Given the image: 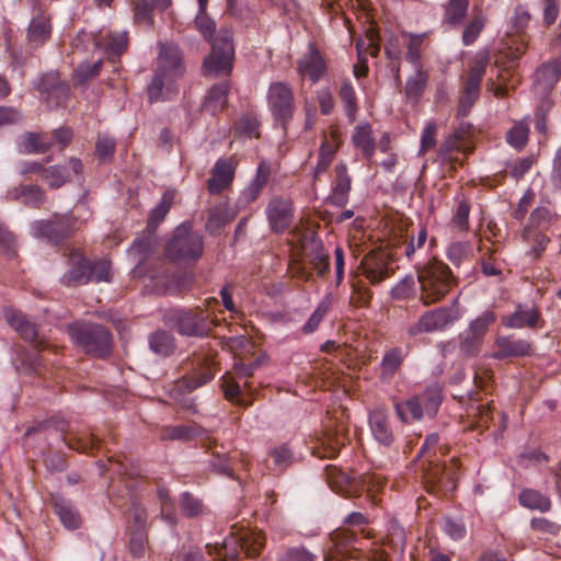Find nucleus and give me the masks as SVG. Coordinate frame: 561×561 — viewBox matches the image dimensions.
<instances>
[{"label": "nucleus", "instance_id": "obj_7", "mask_svg": "<svg viewBox=\"0 0 561 561\" xmlns=\"http://www.w3.org/2000/svg\"><path fill=\"white\" fill-rule=\"evenodd\" d=\"M215 374L213 369L207 366L203 367L199 371H197L193 376H184L174 381L169 389L170 398L180 404L183 409L194 411L195 403L192 398L186 397L187 393H191L193 390L208 383Z\"/></svg>", "mask_w": 561, "mask_h": 561}, {"label": "nucleus", "instance_id": "obj_57", "mask_svg": "<svg viewBox=\"0 0 561 561\" xmlns=\"http://www.w3.org/2000/svg\"><path fill=\"white\" fill-rule=\"evenodd\" d=\"M147 543V536L145 529H135L131 534L129 541L130 552L135 557H141L145 552Z\"/></svg>", "mask_w": 561, "mask_h": 561}, {"label": "nucleus", "instance_id": "obj_24", "mask_svg": "<svg viewBox=\"0 0 561 561\" xmlns=\"http://www.w3.org/2000/svg\"><path fill=\"white\" fill-rule=\"evenodd\" d=\"M561 76V61L552 60L537 69L535 73L536 84L542 90L552 89Z\"/></svg>", "mask_w": 561, "mask_h": 561}, {"label": "nucleus", "instance_id": "obj_5", "mask_svg": "<svg viewBox=\"0 0 561 561\" xmlns=\"http://www.w3.org/2000/svg\"><path fill=\"white\" fill-rule=\"evenodd\" d=\"M234 47L232 33L229 30L219 31L211 42V53L204 60V71L207 76H227L233 68Z\"/></svg>", "mask_w": 561, "mask_h": 561}, {"label": "nucleus", "instance_id": "obj_15", "mask_svg": "<svg viewBox=\"0 0 561 561\" xmlns=\"http://www.w3.org/2000/svg\"><path fill=\"white\" fill-rule=\"evenodd\" d=\"M68 272L62 276V282L68 286H78L91 282V262L76 250L70 253Z\"/></svg>", "mask_w": 561, "mask_h": 561}, {"label": "nucleus", "instance_id": "obj_55", "mask_svg": "<svg viewBox=\"0 0 561 561\" xmlns=\"http://www.w3.org/2000/svg\"><path fill=\"white\" fill-rule=\"evenodd\" d=\"M110 262L106 260H101L98 262H91V280L94 282H110L111 273H110Z\"/></svg>", "mask_w": 561, "mask_h": 561}, {"label": "nucleus", "instance_id": "obj_10", "mask_svg": "<svg viewBox=\"0 0 561 561\" xmlns=\"http://www.w3.org/2000/svg\"><path fill=\"white\" fill-rule=\"evenodd\" d=\"M72 231V224L66 217L55 216L50 220H37L32 225V234L36 238H44L48 242L58 243L69 237Z\"/></svg>", "mask_w": 561, "mask_h": 561}, {"label": "nucleus", "instance_id": "obj_20", "mask_svg": "<svg viewBox=\"0 0 561 561\" xmlns=\"http://www.w3.org/2000/svg\"><path fill=\"white\" fill-rule=\"evenodd\" d=\"M335 183L330 195V201L336 206H344L348 199L351 191V176L347 173L345 164H337L335 167Z\"/></svg>", "mask_w": 561, "mask_h": 561}, {"label": "nucleus", "instance_id": "obj_30", "mask_svg": "<svg viewBox=\"0 0 561 561\" xmlns=\"http://www.w3.org/2000/svg\"><path fill=\"white\" fill-rule=\"evenodd\" d=\"M50 31L49 20L45 16H36L28 26V39L36 45H41L48 39Z\"/></svg>", "mask_w": 561, "mask_h": 561}, {"label": "nucleus", "instance_id": "obj_13", "mask_svg": "<svg viewBox=\"0 0 561 561\" xmlns=\"http://www.w3.org/2000/svg\"><path fill=\"white\" fill-rule=\"evenodd\" d=\"M37 89L49 106H60L68 98L69 88L50 72L41 78Z\"/></svg>", "mask_w": 561, "mask_h": 561}, {"label": "nucleus", "instance_id": "obj_48", "mask_svg": "<svg viewBox=\"0 0 561 561\" xmlns=\"http://www.w3.org/2000/svg\"><path fill=\"white\" fill-rule=\"evenodd\" d=\"M181 507L188 517H194L203 513V504L190 493H183L181 496Z\"/></svg>", "mask_w": 561, "mask_h": 561}, {"label": "nucleus", "instance_id": "obj_9", "mask_svg": "<svg viewBox=\"0 0 561 561\" xmlns=\"http://www.w3.org/2000/svg\"><path fill=\"white\" fill-rule=\"evenodd\" d=\"M459 318L460 312L456 306L436 308L423 313L419 321L408 329V333L411 336H416L423 333L442 331L456 322Z\"/></svg>", "mask_w": 561, "mask_h": 561}, {"label": "nucleus", "instance_id": "obj_52", "mask_svg": "<svg viewBox=\"0 0 561 561\" xmlns=\"http://www.w3.org/2000/svg\"><path fill=\"white\" fill-rule=\"evenodd\" d=\"M393 551L401 553L405 547V533L399 525H392L388 535L387 542Z\"/></svg>", "mask_w": 561, "mask_h": 561}, {"label": "nucleus", "instance_id": "obj_39", "mask_svg": "<svg viewBox=\"0 0 561 561\" xmlns=\"http://www.w3.org/2000/svg\"><path fill=\"white\" fill-rule=\"evenodd\" d=\"M42 179L51 188H58L70 180V174L64 167L54 165L43 170Z\"/></svg>", "mask_w": 561, "mask_h": 561}, {"label": "nucleus", "instance_id": "obj_61", "mask_svg": "<svg viewBox=\"0 0 561 561\" xmlns=\"http://www.w3.org/2000/svg\"><path fill=\"white\" fill-rule=\"evenodd\" d=\"M270 456L273 459L276 469L283 470L289 465L293 454L286 446H282L272 450Z\"/></svg>", "mask_w": 561, "mask_h": 561}, {"label": "nucleus", "instance_id": "obj_33", "mask_svg": "<svg viewBox=\"0 0 561 561\" xmlns=\"http://www.w3.org/2000/svg\"><path fill=\"white\" fill-rule=\"evenodd\" d=\"M14 197L20 198L25 205L37 207L44 202L45 193L37 185H26L16 188Z\"/></svg>", "mask_w": 561, "mask_h": 561}, {"label": "nucleus", "instance_id": "obj_59", "mask_svg": "<svg viewBox=\"0 0 561 561\" xmlns=\"http://www.w3.org/2000/svg\"><path fill=\"white\" fill-rule=\"evenodd\" d=\"M321 445L325 451V456L334 457L340 450L341 446L344 445V437L341 435L332 436L328 434L322 438Z\"/></svg>", "mask_w": 561, "mask_h": 561}, {"label": "nucleus", "instance_id": "obj_16", "mask_svg": "<svg viewBox=\"0 0 561 561\" xmlns=\"http://www.w3.org/2000/svg\"><path fill=\"white\" fill-rule=\"evenodd\" d=\"M237 161L233 158L218 159L211 170L207 186L211 194H218L233 180Z\"/></svg>", "mask_w": 561, "mask_h": 561}, {"label": "nucleus", "instance_id": "obj_50", "mask_svg": "<svg viewBox=\"0 0 561 561\" xmlns=\"http://www.w3.org/2000/svg\"><path fill=\"white\" fill-rule=\"evenodd\" d=\"M102 61L98 60L93 64L83 62L76 70V80L80 83H84L90 79L98 76Z\"/></svg>", "mask_w": 561, "mask_h": 561}, {"label": "nucleus", "instance_id": "obj_3", "mask_svg": "<svg viewBox=\"0 0 561 561\" xmlns=\"http://www.w3.org/2000/svg\"><path fill=\"white\" fill-rule=\"evenodd\" d=\"M167 255L174 262H195L204 252L203 237L193 231L191 224L178 226L165 247Z\"/></svg>", "mask_w": 561, "mask_h": 561}, {"label": "nucleus", "instance_id": "obj_49", "mask_svg": "<svg viewBox=\"0 0 561 561\" xmlns=\"http://www.w3.org/2000/svg\"><path fill=\"white\" fill-rule=\"evenodd\" d=\"M484 23L485 21L481 16H478L468 23L462 34V42L465 45H471L478 38L484 27Z\"/></svg>", "mask_w": 561, "mask_h": 561}, {"label": "nucleus", "instance_id": "obj_12", "mask_svg": "<svg viewBox=\"0 0 561 561\" xmlns=\"http://www.w3.org/2000/svg\"><path fill=\"white\" fill-rule=\"evenodd\" d=\"M266 216L270 227L275 233L284 232L293 224L294 210L291 202L280 197L271 199L266 207Z\"/></svg>", "mask_w": 561, "mask_h": 561}, {"label": "nucleus", "instance_id": "obj_60", "mask_svg": "<svg viewBox=\"0 0 561 561\" xmlns=\"http://www.w3.org/2000/svg\"><path fill=\"white\" fill-rule=\"evenodd\" d=\"M469 213V204L466 201H461L454 215L453 225L461 231L466 230L468 227Z\"/></svg>", "mask_w": 561, "mask_h": 561}, {"label": "nucleus", "instance_id": "obj_35", "mask_svg": "<svg viewBox=\"0 0 561 561\" xmlns=\"http://www.w3.org/2000/svg\"><path fill=\"white\" fill-rule=\"evenodd\" d=\"M495 314L491 310L483 311L479 317L471 321L467 331L473 339H482L489 330V327L495 322Z\"/></svg>", "mask_w": 561, "mask_h": 561}, {"label": "nucleus", "instance_id": "obj_32", "mask_svg": "<svg viewBox=\"0 0 561 561\" xmlns=\"http://www.w3.org/2000/svg\"><path fill=\"white\" fill-rule=\"evenodd\" d=\"M197 1H198L199 10L195 16V21H194L195 27L202 33V35L207 41H210L211 36L215 32V23L206 13L208 0H197Z\"/></svg>", "mask_w": 561, "mask_h": 561}, {"label": "nucleus", "instance_id": "obj_45", "mask_svg": "<svg viewBox=\"0 0 561 561\" xmlns=\"http://www.w3.org/2000/svg\"><path fill=\"white\" fill-rule=\"evenodd\" d=\"M22 150L26 153H41L49 149L50 145L44 142L38 134H27L22 144Z\"/></svg>", "mask_w": 561, "mask_h": 561}, {"label": "nucleus", "instance_id": "obj_25", "mask_svg": "<svg viewBox=\"0 0 561 561\" xmlns=\"http://www.w3.org/2000/svg\"><path fill=\"white\" fill-rule=\"evenodd\" d=\"M270 168L265 162H261L256 170V175L250 185L242 192L240 199L244 203L255 201L261 194L263 187L267 183Z\"/></svg>", "mask_w": 561, "mask_h": 561}, {"label": "nucleus", "instance_id": "obj_17", "mask_svg": "<svg viewBox=\"0 0 561 561\" xmlns=\"http://www.w3.org/2000/svg\"><path fill=\"white\" fill-rule=\"evenodd\" d=\"M297 70L302 77H308L312 83H317L324 76L325 61L313 44H310L308 53L299 58Z\"/></svg>", "mask_w": 561, "mask_h": 561}, {"label": "nucleus", "instance_id": "obj_58", "mask_svg": "<svg viewBox=\"0 0 561 561\" xmlns=\"http://www.w3.org/2000/svg\"><path fill=\"white\" fill-rule=\"evenodd\" d=\"M530 526L536 531L549 535H557L561 528L560 525L545 517L533 518L530 520Z\"/></svg>", "mask_w": 561, "mask_h": 561}, {"label": "nucleus", "instance_id": "obj_38", "mask_svg": "<svg viewBox=\"0 0 561 561\" xmlns=\"http://www.w3.org/2000/svg\"><path fill=\"white\" fill-rule=\"evenodd\" d=\"M468 0H449L445 9V21L458 25L462 22L468 11Z\"/></svg>", "mask_w": 561, "mask_h": 561}, {"label": "nucleus", "instance_id": "obj_1", "mask_svg": "<svg viewBox=\"0 0 561 561\" xmlns=\"http://www.w3.org/2000/svg\"><path fill=\"white\" fill-rule=\"evenodd\" d=\"M183 73L181 51L176 45L161 44L157 72L148 87L150 102L167 100L175 91L174 83Z\"/></svg>", "mask_w": 561, "mask_h": 561}, {"label": "nucleus", "instance_id": "obj_41", "mask_svg": "<svg viewBox=\"0 0 561 561\" xmlns=\"http://www.w3.org/2000/svg\"><path fill=\"white\" fill-rule=\"evenodd\" d=\"M438 126L434 119H430L425 123L420 140V149L419 154H424L428 150L435 148L436 146V134Z\"/></svg>", "mask_w": 561, "mask_h": 561}, {"label": "nucleus", "instance_id": "obj_6", "mask_svg": "<svg viewBox=\"0 0 561 561\" xmlns=\"http://www.w3.org/2000/svg\"><path fill=\"white\" fill-rule=\"evenodd\" d=\"M440 402V390L437 387H431L405 402L396 403L394 408L399 419L404 423H409L420 421L423 415L434 416Z\"/></svg>", "mask_w": 561, "mask_h": 561}, {"label": "nucleus", "instance_id": "obj_14", "mask_svg": "<svg viewBox=\"0 0 561 561\" xmlns=\"http://www.w3.org/2000/svg\"><path fill=\"white\" fill-rule=\"evenodd\" d=\"M368 424L374 439L381 446L389 447L394 442V434L391 428L389 416L383 408H376L370 411Z\"/></svg>", "mask_w": 561, "mask_h": 561}, {"label": "nucleus", "instance_id": "obj_62", "mask_svg": "<svg viewBox=\"0 0 561 561\" xmlns=\"http://www.w3.org/2000/svg\"><path fill=\"white\" fill-rule=\"evenodd\" d=\"M488 61H489L488 54L485 51L479 53L474 58L473 65L471 67V70H470L468 77L471 79H477V81L481 82L482 77L485 72V67L488 65Z\"/></svg>", "mask_w": 561, "mask_h": 561}, {"label": "nucleus", "instance_id": "obj_26", "mask_svg": "<svg viewBox=\"0 0 561 561\" xmlns=\"http://www.w3.org/2000/svg\"><path fill=\"white\" fill-rule=\"evenodd\" d=\"M55 511L61 524L68 529H77L81 525V517L76 507L64 499L55 502Z\"/></svg>", "mask_w": 561, "mask_h": 561}, {"label": "nucleus", "instance_id": "obj_28", "mask_svg": "<svg viewBox=\"0 0 561 561\" xmlns=\"http://www.w3.org/2000/svg\"><path fill=\"white\" fill-rule=\"evenodd\" d=\"M150 350L162 357L171 355L175 350L174 340L171 334L164 331H157L149 337Z\"/></svg>", "mask_w": 561, "mask_h": 561}, {"label": "nucleus", "instance_id": "obj_64", "mask_svg": "<svg viewBox=\"0 0 561 561\" xmlns=\"http://www.w3.org/2000/svg\"><path fill=\"white\" fill-rule=\"evenodd\" d=\"M444 530L451 539H461L466 535V527L460 520L447 518L444 523Z\"/></svg>", "mask_w": 561, "mask_h": 561}, {"label": "nucleus", "instance_id": "obj_11", "mask_svg": "<svg viewBox=\"0 0 561 561\" xmlns=\"http://www.w3.org/2000/svg\"><path fill=\"white\" fill-rule=\"evenodd\" d=\"M363 274L374 285L388 278L393 268L389 253L378 250L373 251L362 261Z\"/></svg>", "mask_w": 561, "mask_h": 561}, {"label": "nucleus", "instance_id": "obj_54", "mask_svg": "<svg viewBox=\"0 0 561 561\" xmlns=\"http://www.w3.org/2000/svg\"><path fill=\"white\" fill-rule=\"evenodd\" d=\"M316 556L305 547L290 548L284 552L278 561H314Z\"/></svg>", "mask_w": 561, "mask_h": 561}, {"label": "nucleus", "instance_id": "obj_21", "mask_svg": "<svg viewBox=\"0 0 561 561\" xmlns=\"http://www.w3.org/2000/svg\"><path fill=\"white\" fill-rule=\"evenodd\" d=\"M96 45L108 56L116 57L122 55L127 48V33L116 32L100 35L96 38Z\"/></svg>", "mask_w": 561, "mask_h": 561}, {"label": "nucleus", "instance_id": "obj_63", "mask_svg": "<svg viewBox=\"0 0 561 561\" xmlns=\"http://www.w3.org/2000/svg\"><path fill=\"white\" fill-rule=\"evenodd\" d=\"M115 150V141L107 136L99 137L95 146L96 154L100 159H106L113 154Z\"/></svg>", "mask_w": 561, "mask_h": 561}, {"label": "nucleus", "instance_id": "obj_51", "mask_svg": "<svg viewBox=\"0 0 561 561\" xmlns=\"http://www.w3.org/2000/svg\"><path fill=\"white\" fill-rule=\"evenodd\" d=\"M470 252V247L467 242H454L447 249V257L450 262L459 265Z\"/></svg>", "mask_w": 561, "mask_h": 561}, {"label": "nucleus", "instance_id": "obj_34", "mask_svg": "<svg viewBox=\"0 0 561 561\" xmlns=\"http://www.w3.org/2000/svg\"><path fill=\"white\" fill-rule=\"evenodd\" d=\"M529 124L526 121H519L514 124L506 135L507 142L520 150L528 141Z\"/></svg>", "mask_w": 561, "mask_h": 561}, {"label": "nucleus", "instance_id": "obj_31", "mask_svg": "<svg viewBox=\"0 0 561 561\" xmlns=\"http://www.w3.org/2000/svg\"><path fill=\"white\" fill-rule=\"evenodd\" d=\"M359 62H366L365 55L376 57L379 53V42L377 33L370 28L366 32L365 38H359L356 43Z\"/></svg>", "mask_w": 561, "mask_h": 561}, {"label": "nucleus", "instance_id": "obj_46", "mask_svg": "<svg viewBox=\"0 0 561 561\" xmlns=\"http://www.w3.org/2000/svg\"><path fill=\"white\" fill-rule=\"evenodd\" d=\"M171 202L172 196L169 194H164L160 204L156 206L150 213L148 222L149 226H157L164 219V217L169 213Z\"/></svg>", "mask_w": 561, "mask_h": 561}, {"label": "nucleus", "instance_id": "obj_37", "mask_svg": "<svg viewBox=\"0 0 561 561\" xmlns=\"http://www.w3.org/2000/svg\"><path fill=\"white\" fill-rule=\"evenodd\" d=\"M178 331L184 335H202L204 328L195 314L181 312L178 318Z\"/></svg>", "mask_w": 561, "mask_h": 561}, {"label": "nucleus", "instance_id": "obj_56", "mask_svg": "<svg viewBox=\"0 0 561 561\" xmlns=\"http://www.w3.org/2000/svg\"><path fill=\"white\" fill-rule=\"evenodd\" d=\"M236 128L240 134H243L245 136L259 137V133H257L259 122L253 116H249V115L242 116L238 121Z\"/></svg>", "mask_w": 561, "mask_h": 561}, {"label": "nucleus", "instance_id": "obj_29", "mask_svg": "<svg viewBox=\"0 0 561 561\" xmlns=\"http://www.w3.org/2000/svg\"><path fill=\"white\" fill-rule=\"evenodd\" d=\"M241 548L250 557H254L260 553L265 545V536L257 530H244L240 535Z\"/></svg>", "mask_w": 561, "mask_h": 561}, {"label": "nucleus", "instance_id": "obj_4", "mask_svg": "<svg viewBox=\"0 0 561 561\" xmlns=\"http://www.w3.org/2000/svg\"><path fill=\"white\" fill-rule=\"evenodd\" d=\"M68 332L71 340L88 354L104 357L111 351L112 335L101 325L75 323L69 325Z\"/></svg>", "mask_w": 561, "mask_h": 561}, {"label": "nucleus", "instance_id": "obj_36", "mask_svg": "<svg viewBox=\"0 0 561 561\" xmlns=\"http://www.w3.org/2000/svg\"><path fill=\"white\" fill-rule=\"evenodd\" d=\"M427 73L423 70H416L415 73L410 77L405 84L407 98L417 101L427 83Z\"/></svg>", "mask_w": 561, "mask_h": 561}, {"label": "nucleus", "instance_id": "obj_2", "mask_svg": "<svg viewBox=\"0 0 561 561\" xmlns=\"http://www.w3.org/2000/svg\"><path fill=\"white\" fill-rule=\"evenodd\" d=\"M420 299L431 305L443 299L450 290L455 279L450 268L440 261H431L417 268Z\"/></svg>", "mask_w": 561, "mask_h": 561}, {"label": "nucleus", "instance_id": "obj_22", "mask_svg": "<svg viewBox=\"0 0 561 561\" xmlns=\"http://www.w3.org/2000/svg\"><path fill=\"white\" fill-rule=\"evenodd\" d=\"M230 90L228 82L214 84L208 91L203 107L210 114L222 111L227 104V98Z\"/></svg>", "mask_w": 561, "mask_h": 561}, {"label": "nucleus", "instance_id": "obj_42", "mask_svg": "<svg viewBox=\"0 0 561 561\" xmlns=\"http://www.w3.org/2000/svg\"><path fill=\"white\" fill-rule=\"evenodd\" d=\"M479 88L480 81H477V79H471L468 77L465 84L463 93L460 99V111L462 115L467 114L471 105L478 99Z\"/></svg>", "mask_w": 561, "mask_h": 561}, {"label": "nucleus", "instance_id": "obj_43", "mask_svg": "<svg viewBox=\"0 0 561 561\" xmlns=\"http://www.w3.org/2000/svg\"><path fill=\"white\" fill-rule=\"evenodd\" d=\"M402 363V353L400 350H391L388 352L381 362V377L383 379H389L393 376L397 369L400 367Z\"/></svg>", "mask_w": 561, "mask_h": 561}, {"label": "nucleus", "instance_id": "obj_23", "mask_svg": "<svg viewBox=\"0 0 561 561\" xmlns=\"http://www.w3.org/2000/svg\"><path fill=\"white\" fill-rule=\"evenodd\" d=\"M352 141L354 146L362 151L365 159H370L374 156L376 144L369 124L364 123L357 125L352 135Z\"/></svg>", "mask_w": 561, "mask_h": 561}, {"label": "nucleus", "instance_id": "obj_19", "mask_svg": "<svg viewBox=\"0 0 561 561\" xmlns=\"http://www.w3.org/2000/svg\"><path fill=\"white\" fill-rule=\"evenodd\" d=\"M495 346L497 351L492 356L496 359L526 356L531 351V345L526 340H511L506 336L497 337Z\"/></svg>", "mask_w": 561, "mask_h": 561}, {"label": "nucleus", "instance_id": "obj_44", "mask_svg": "<svg viewBox=\"0 0 561 561\" xmlns=\"http://www.w3.org/2000/svg\"><path fill=\"white\" fill-rule=\"evenodd\" d=\"M340 98L344 103L345 113L351 121L355 119L357 105L355 91L351 82H344L340 89Z\"/></svg>", "mask_w": 561, "mask_h": 561}, {"label": "nucleus", "instance_id": "obj_8", "mask_svg": "<svg viewBox=\"0 0 561 561\" xmlns=\"http://www.w3.org/2000/svg\"><path fill=\"white\" fill-rule=\"evenodd\" d=\"M266 98L274 119L283 126L286 125L295 111L293 89L285 82L276 81L270 84Z\"/></svg>", "mask_w": 561, "mask_h": 561}, {"label": "nucleus", "instance_id": "obj_27", "mask_svg": "<svg viewBox=\"0 0 561 561\" xmlns=\"http://www.w3.org/2000/svg\"><path fill=\"white\" fill-rule=\"evenodd\" d=\"M518 500H519V503L522 506L527 507L529 510L548 512L551 508L550 499L537 490H533V489L523 490L519 494Z\"/></svg>", "mask_w": 561, "mask_h": 561}, {"label": "nucleus", "instance_id": "obj_18", "mask_svg": "<svg viewBox=\"0 0 561 561\" xmlns=\"http://www.w3.org/2000/svg\"><path fill=\"white\" fill-rule=\"evenodd\" d=\"M540 312L535 307L518 305L515 311L503 317L502 323L510 329L537 328Z\"/></svg>", "mask_w": 561, "mask_h": 561}, {"label": "nucleus", "instance_id": "obj_47", "mask_svg": "<svg viewBox=\"0 0 561 561\" xmlns=\"http://www.w3.org/2000/svg\"><path fill=\"white\" fill-rule=\"evenodd\" d=\"M414 291L415 280L413 276H405L391 289V295L394 299H404L412 296Z\"/></svg>", "mask_w": 561, "mask_h": 561}, {"label": "nucleus", "instance_id": "obj_53", "mask_svg": "<svg viewBox=\"0 0 561 561\" xmlns=\"http://www.w3.org/2000/svg\"><path fill=\"white\" fill-rule=\"evenodd\" d=\"M152 9L146 1L140 0L134 13V20L136 23L146 24L147 26L153 25Z\"/></svg>", "mask_w": 561, "mask_h": 561}, {"label": "nucleus", "instance_id": "obj_40", "mask_svg": "<svg viewBox=\"0 0 561 561\" xmlns=\"http://www.w3.org/2000/svg\"><path fill=\"white\" fill-rule=\"evenodd\" d=\"M332 305V298L330 296L325 297L316 308V310L311 313L307 322L305 323L302 331L305 333L314 332L319 324L321 323L323 317L327 314Z\"/></svg>", "mask_w": 561, "mask_h": 561}]
</instances>
